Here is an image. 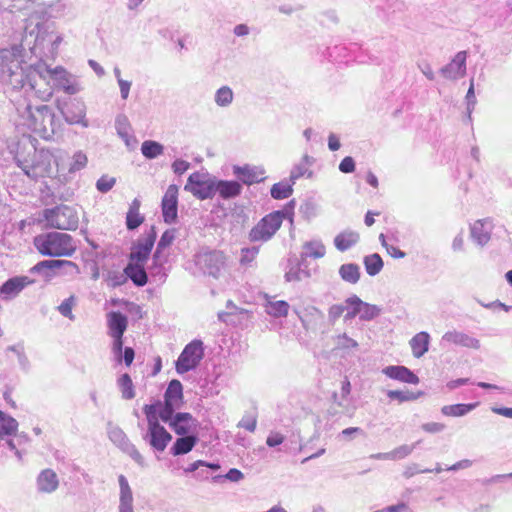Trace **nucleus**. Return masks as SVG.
I'll return each instance as SVG.
<instances>
[{"label": "nucleus", "instance_id": "f257e3e1", "mask_svg": "<svg viewBox=\"0 0 512 512\" xmlns=\"http://www.w3.org/2000/svg\"><path fill=\"white\" fill-rule=\"evenodd\" d=\"M33 245L40 255L48 257H71L77 250L71 235L56 231L35 236Z\"/></svg>", "mask_w": 512, "mask_h": 512}, {"label": "nucleus", "instance_id": "f03ea898", "mask_svg": "<svg viewBox=\"0 0 512 512\" xmlns=\"http://www.w3.org/2000/svg\"><path fill=\"white\" fill-rule=\"evenodd\" d=\"M159 407H161V401H156L145 405L143 412L147 419L146 439L153 449L163 452L171 442L172 435L159 423Z\"/></svg>", "mask_w": 512, "mask_h": 512}, {"label": "nucleus", "instance_id": "7ed1b4c3", "mask_svg": "<svg viewBox=\"0 0 512 512\" xmlns=\"http://www.w3.org/2000/svg\"><path fill=\"white\" fill-rule=\"evenodd\" d=\"M46 226L58 230L74 231L78 228L79 216L75 208L61 204L43 211Z\"/></svg>", "mask_w": 512, "mask_h": 512}, {"label": "nucleus", "instance_id": "20e7f679", "mask_svg": "<svg viewBox=\"0 0 512 512\" xmlns=\"http://www.w3.org/2000/svg\"><path fill=\"white\" fill-rule=\"evenodd\" d=\"M285 214L282 211H274L265 215L249 232L252 242H266L270 240L280 229Z\"/></svg>", "mask_w": 512, "mask_h": 512}, {"label": "nucleus", "instance_id": "39448f33", "mask_svg": "<svg viewBox=\"0 0 512 512\" xmlns=\"http://www.w3.org/2000/svg\"><path fill=\"white\" fill-rule=\"evenodd\" d=\"M39 76L45 79V73L54 81V85L58 89H62L67 94H75L78 92V87L73 80L72 75L62 66L50 68L45 62L37 63L33 66Z\"/></svg>", "mask_w": 512, "mask_h": 512}, {"label": "nucleus", "instance_id": "423d86ee", "mask_svg": "<svg viewBox=\"0 0 512 512\" xmlns=\"http://www.w3.org/2000/svg\"><path fill=\"white\" fill-rule=\"evenodd\" d=\"M29 116L27 119L28 127L41 137H46L54 122V113L47 105L38 106L36 108H28Z\"/></svg>", "mask_w": 512, "mask_h": 512}, {"label": "nucleus", "instance_id": "0eeeda50", "mask_svg": "<svg viewBox=\"0 0 512 512\" xmlns=\"http://www.w3.org/2000/svg\"><path fill=\"white\" fill-rule=\"evenodd\" d=\"M109 335L113 338L112 350L118 361H121L123 335L128 327V318L121 312L112 311L107 314Z\"/></svg>", "mask_w": 512, "mask_h": 512}, {"label": "nucleus", "instance_id": "6e6552de", "mask_svg": "<svg viewBox=\"0 0 512 512\" xmlns=\"http://www.w3.org/2000/svg\"><path fill=\"white\" fill-rule=\"evenodd\" d=\"M184 404L183 387L179 380L170 381L164 395V404L159 407L161 420H169L170 415L179 410Z\"/></svg>", "mask_w": 512, "mask_h": 512}, {"label": "nucleus", "instance_id": "1a4fd4ad", "mask_svg": "<svg viewBox=\"0 0 512 512\" xmlns=\"http://www.w3.org/2000/svg\"><path fill=\"white\" fill-rule=\"evenodd\" d=\"M215 183L216 180L208 174L194 172L188 177L184 189L192 193L196 198L205 200L215 195Z\"/></svg>", "mask_w": 512, "mask_h": 512}, {"label": "nucleus", "instance_id": "9d476101", "mask_svg": "<svg viewBox=\"0 0 512 512\" xmlns=\"http://www.w3.org/2000/svg\"><path fill=\"white\" fill-rule=\"evenodd\" d=\"M204 356L201 340H193L185 346L176 361V371L180 374L194 369Z\"/></svg>", "mask_w": 512, "mask_h": 512}, {"label": "nucleus", "instance_id": "9b49d317", "mask_svg": "<svg viewBox=\"0 0 512 512\" xmlns=\"http://www.w3.org/2000/svg\"><path fill=\"white\" fill-rule=\"evenodd\" d=\"M179 436L196 434L199 423L190 413H173L169 420H162Z\"/></svg>", "mask_w": 512, "mask_h": 512}, {"label": "nucleus", "instance_id": "f8f14e48", "mask_svg": "<svg viewBox=\"0 0 512 512\" xmlns=\"http://www.w3.org/2000/svg\"><path fill=\"white\" fill-rule=\"evenodd\" d=\"M52 155L45 150L34 151V159L31 165H26L24 171L28 176L38 178L46 177L51 172Z\"/></svg>", "mask_w": 512, "mask_h": 512}, {"label": "nucleus", "instance_id": "ddd939ff", "mask_svg": "<svg viewBox=\"0 0 512 512\" xmlns=\"http://www.w3.org/2000/svg\"><path fill=\"white\" fill-rule=\"evenodd\" d=\"M162 215L165 223L171 224L177 219L178 187L169 185L162 198Z\"/></svg>", "mask_w": 512, "mask_h": 512}, {"label": "nucleus", "instance_id": "4468645a", "mask_svg": "<svg viewBox=\"0 0 512 512\" xmlns=\"http://www.w3.org/2000/svg\"><path fill=\"white\" fill-rule=\"evenodd\" d=\"M22 48L19 46H12L0 50V66L2 70L8 72L12 76L17 69L21 68L22 64Z\"/></svg>", "mask_w": 512, "mask_h": 512}, {"label": "nucleus", "instance_id": "2eb2a0df", "mask_svg": "<svg viewBox=\"0 0 512 512\" xmlns=\"http://www.w3.org/2000/svg\"><path fill=\"white\" fill-rule=\"evenodd\" d=\"M156 240V231L152 227L146 237L139 241L132 249L130 261L145 264Z\"/></svg>", "mask_w": 512, "mask_h": 512}, {"label": "nucleus", "instance_id": "dca6fc26", "mask_svg": "<svg viewBox=\"0 0 512 512\" xmlns=\"http://www.w3.org/2000/svg\"><path fill=\"white\" fill-rule=\"evenodd\" d=\"M226 256L222 251H210L199 256V263L210 275L217 276L224 267Z\"/></svg>", "mask_w": 512, "mask_h": 512}, {"label": "nucleus", "instance_id": "f3484780", "mask_svg": "<svg viewBox=\"0 0 512 512\" xmlns=\"http://www.w3.org/2000/svg\"><path fill=\"white\" fill-rule=\"evenodd\" d=\"M34 283L33 279L27 276H16L8 279L0 287V294L4 299H11L17 296L25 287Z\"/></svg>", "mask_w": 512, "mask_h": 512}, {"label": "nucleus", "instance_id": "a211bd4d", "mask_svg": "<svg viewBox=\"0 0 512 512\" xmlns=\"http://www.w3.org/2000/svg\"><path fill=\"white\" fill-rule=\"evenodd\" d=\"M70 267L77 269L78 266L69 260H60V259H52V260H43L38 262L31 268L32 273H41L44 272L45 276L51 278L54 276V272L58 269Z\"/></svg>", "mask_w": 512, "mask_h": 512}, {"label": "nucleus", "instance_id": "6ab92c4d", "mask_svg": "<svg viewBox=\"0 0 512 512\" xmlns=\"http://www.w3.org/2000/svg\"><path fill=\"white\" fill-rule=\"evenodd\" d=\"M466 57L465 51L458 52L451 62L442 68V74L452 80L463 77L466 73Z\"/></svg>", "mask_w": 512, "mask_h": 512}, {"label": "nucleus", "instance_id": "aec40b11", "mask_svg": "<svg viewBox=\"0 0 512 512\" xmlns=\"http://www.w3.org/2000/svg\"><path fill=\"white\" fill-rule=\"evenodd\" d=\"M234 173L247 185L259 183L265 179V171L262 168L250 165L235 167Z\"/></svg>", "mask_w": 512, "mask_h": 512}, {"label": "nucleus", "instance_id": "412c9836", "mask_svg": "<svg viewBox=\"0 0 512 512\" xmlns=\"http://www.w3.org/2000/svg\"><path fill=\"white\" fill-rule=\"evenodd\" d=\"M383 373L391 379H396L404 383H419L418 376L405 366H387L383 369Z\"/></svg>", "mask_w": 512, "mask_h": 512}, {"label": "nucleus", "instance_id": "4be33fe9", "mask_svg": "<svg viewBox=\"0 0 512 512\" xmlns=\"http://www.w3.org/2000/svg\"><path fill=\"white\" fill-rule=\"evenodd\" d=\"M198 442L196 434L183 435L176 439L171 447V453L175 456L187 454L195 447Z\"/></svg>", "mask_w": 512, "mask_h": 512}, {"label": "nucleus", "instance_id": "5701e85b", "mask_svg": "<svg viewBox=\"0 0 512 512\" xmlns=\"http://www.w3.org/2000/svg\"><path fill=\"white\" fill-rule=\"evenodd\" d=\"M144 265L145 264L142 263H135L129 261L128 265L124 269V272L127 275V277H129L137 286H144L148 281Z\"/></svg>", "mask_w": 512, "mask_h": 512}, {"label": "nucleus", "instance_id": "b1692460", "mask_svg": "<svg viewBox=\"0 0 512 512\" xmlns=\"http://www.w3.org/2000/svg\"><path fill=\"white\" fill-rule=\"evenodd\" d=\"M37 484L40 491L46 493L53 492L58 487L57 474L51 469H45L39 474Z\"/></svg>", "mask_w": 512, "mask_h": 512}, {"label": "nucleus", "instance_id": "393cba45", "mask_svg": "<svg viewBox=\"0 0 512 512\" xmlns=\"http://www.w3.org/2000/svg\"><path fill=\"white\" fill-rule=\"evenodd\" d=\"M242 186L237 181H217L215 183V193L218 192L219 195L224 198H233L238 196L241 193Z\"/></svg>", "mask_w": 512, "mask_h": 512}, {"label": "nucleus", "instance_id": "a878e982", "mask_svg": "<svg viewBox=\"0 0 512 512\" xmlns=\"http://www.w3.org/2000/svg\"><path fill=\"white\" fill-rule=\"evenodd\" d=\"M326 254V248L321 241L314 240L303 244V252L301 254V262L307 258L320 259Z\"/></svg>", "mask_w": 512, "mask_h": 512}, {"label": "nucleus", "instance_id": "bb28decb", "mask_svg": "<svg viewBox=\"0 0 512 512\" xmlns=\"http://www.w3.org/2000/svg\"><path fill=\"white\" fill-rule=\"evenodd\" d=\"M429 340V334L426 332H419L410 340L412 353L416 358H420L428 351Z\"/></svg>", "mask_w": 512, "mask_h": 512}, {"label": "nucleus", "instance_id": "cd10ccee", "mask_svg": "<svg viewBox=\"0 0 512 512\" xmlns=\"http://www.w3.org/2000/svg\"><path fill=\"white\" fill-rule=\"evenodd\" d=\"M144 222V216L140 213V202L134 199L126 215V225L129 230L138 228Z\"/></svg>", "mask_w": 512, "mask_h": 512}, {"label": "nucleus", "instance_id": "c85d7f7f", "mask_svg": "<svg viewBox=\"0 0 512 512\" xmlns=\"http://www.w3.org/2000/svg\"><path fill=\"white\" fill-rule=\"evenodd\" d=\"M359 241V234L354 231H343L335 239V247L339 251H346Z\"/></svg>", "mask_w": 512, "mask_h": 512}, {"label": "nucleus", "instance_id": "c756f323", "mask_svg": "<svg viewBox=\"0 0 512 512\" xmlns=\"http://www.w3.org/2000/svg\"><path fill=\"white\" fill-rule=\"evenodd\" d=\"M364 265L367 274L374 276L382 270L383 261L379 254L374 253L364 258Z\"/></svg>", "mask_w": 512, "mask_h": 512}, {"label": "nucleus", "instance_id": "7c9ffc66", "mask_svg": "<svg viewBox=\"0 0 512 512\" xmlns=\"http://www.w3.org/2000/svg\"><path fill=\"white\" fill-rule=\"evenodd\" d=\"M289 311V304L283 300L268 301L266 312L274 317H285Z\"/></svg>", "mask_w": 512, "mask_h": 512}, {"label": "nucleus", "instance_id": "2f4dec72", "mask_svg": "<svg viewBox=\"0 0 512 512\" xmlns=\"http://www.w3.org/2000/svg\"><path fill=\"white\" fill-rule=\"evenodd\" d=\"M339 273L344 281L355 284L360 278L359 267L356 264H344L340 267Z\"/></svg>", "mask_w": 512, "mask_h": 512}, {"label": "nucleus", "instance_id": "473e14b6", "mask_svg": "<svg viewBox=\"0 0 512 512\" xmlns=\"http://www.w3.org/2000/svg\"><path fill=\"white\" fill-rule=\"evenodd\" d=\"M141 152L146 158L153 159L163 153V146L156 141L147 140L142 143Z\"/></svg>", "mask_w": 512, "mask_h": 512}, {"label": "nucleus", "instance_id": "72a5a7b5", "mask_svg": "<svg viewBox=\"0 0 512 512\" xmlns=\"http://www.w3.org/2000/svg\"><path fill=\"white\" fill-rule=\"evenodd\" d=\"M122 397L124 399H132L135 397L134 385L129 374L125 373L118 379Z\"/></svg>", "mask_w": 512, "mask_h": 512}, {"label": "nucleus", "instance_id": "f704fd0d", "mask_svg": "<svg viewBox=\"0 0 512 512\" xmlns=\"http://www.w3.org/2000/svg\"><path fill=\"white\" fill-rule=\"evenodd\" d=\"M293 192L292 185L288 182H278L271 188V196L274 199H286Z\"/></svg>", "mask_w": 512, "mask_h": 512}, {"label": "nucleus", "instance_id": "c9c22d12", "mask_svg": "<svg viewBox=\"0 0 512 512\" xmlns=\"http://www.w3.org/2000/svg\"><path fill=\"white\" fill-rule=\"evenodd\" d=\"M76 304H77L76 296L71 295L57 307V310L59 311V313L62 316L73 321L75 319V315L73 314L72 310L76 306Z\"/></svg>", "mask_w": 512, "mask_h": 512}, {"label": "nucleus", "instance_id": "e433bc0d", "mask_svg": "<svg viewBox=\"0 0 512 512\" xmlns=\"http://www.w3.org/2000/svg\"><path fill=\"white\" fill-rule=\"evenodd\" d=\"M176 234H177V230L175 228H171V229L164 231V233L162 234V236L158 242L154 257H157L162 250L169 247L174 242V240L176 238Z\"/></svg>", "mask_w": 512, "mask_h": 512}, {"label": "nucleus", "instance_id": "4c0bfd02", "mask_svg": "<svg viewBox=\"0 0 512 512\" xmlns=\"http://www.w3.org/2000/svg\"><path fill=\"white\" fill-rule=\"evenodd\" d=\"M474 406L468 405V404H454V405H448L444 406L442 408V413L447 416H463L466 413H468L470 410H472Z\"/></svg>", "mask_w": 512, "mask_h": 512}, {"label": "nucleus", "instance_id": "58836bf2", "mask_svg": "<svg viewBox=\"0 0 512 512\" xmlns=\"http://www.w3.org/2000/svg\"><path fill=\"white\" fill-rule=\"evenodd\" d=\"M18 423L11 417H3L0 419V438L16 433Z\"/></svg>", "mask_w": 512, "mask_h": 512}, {"label": "nucleus", "instance_id": "ea45409f", "mask_svg": "<svg viewBox=\"0 0 512 512\" xmlns=\"http://www.w3.org/2000/svg\"><path fill=\"white\" fill-rule=\"evenodd\" d=\"M421 393H414L411 391L389 390L387 396L392 400H398L400 403L406 401L416 400Z\"/></svg>", "mask_w": 512, "mask_h": 512}, {"label": "nucleus", "instance_id": "a19ab883", "mask_svg": "<svg viewBox=\"0 0 512 512\" xmlns=\"http://www.w3.org/2000/svg\"><path fill=\"white\" fill-rule=\"evenodd\" d=\"M360 309L359 316L361 319L370 320L378 314V309L374 305L363 302L359 298V302H355Z\"/></svg>", "mask_w": 512, "mask_h": 512}, {"label": "nucleus", "instance_id": "79ce46f5", "mask_svg": "<svg viewBox=\"0 0 512 512\" xmlns=\"http://www.w3.org/2000/svg\"><path fill=\"white\" fill-rule=\"evenodd\" d=\"M359 302V297L353 295L346 299V310H345V319H352L355 316L359 315L360 309L359 306L355 303Z\"/></svg>", "mask_w": 512, "mask_h": 512}, {"label": "nucleus", "instance_id": "37998d69", "mask_svg": "<svg viewBox=\"0 0 512 512\" xmlns=\"http://www.w3.org/2000/svg\"><path fill=\"white\" fill-rule=\"evenodd\" d=\"M232 99H233V92L227 86L220 88L216 93V102L220 106H225V105L230 104L232 102Z\"/></svg>", "mask_w": 512, "mask_h": 512}, {"label": "nucleus", "instance_id": "c03bdc74", "mask_svg": "<svg viewBox=\"0 0 512 512\" xmlns=\"http://www.w3.org/2000/svg\"><path fill=\"white\" fill-rule=\"evenodd\" d=\"M257 426V415L256 414H246L242 417V419L238 423V427L244 428L249 432H254Z\"/></svg>", "mask_w": 512, "mask_h": 512}, {"label": "nucleus", "instance_id": "a18cd8bd", "mask_svg": "<svg viewBox=\"0 0 512 512\" xmlns=\"http://www.w3.org/2000/svg\"><path fill=\"white\" fill-rule=\"evenodd\" d=\"M286 280L291 281H300L303 278L310 277V273L307 270H301L300 267H291L290 270L286 273Z\"/></svg>", "mask_w": 512, "mask_h": 512}, {"label": "nucleus", "instance_id": "49530a36", "mask_svg": "<svg viewBox=\"0 0 512 512\" xmlns=\"http://www.w3.org/2000/svg\"><path fill=\"white\" fill-rule=\"evenodd\" d=\"M118 481L120 485V501L133 500L132 492L127 479L123 475H120Z\"/></svg>", "mask_w": 512, "mask_h": 512}, {"label": "nucleus", "instance_id": "de8ad7c7", "mask_svg": "<svg viewBox=\"0 0 512 512\" xmlns=\"http://www.w3.org/2000/svg\"><path fill=\"white\" fill-rule=\"evenodd\" d=\"M88 162L87 156L82 152H77L73 156L70 171H78L83 169Z\"/></svg>", "mask_w": 512, "mask_h": 512}, {"label": "nucleus", "instance_id": "09e8293b", "mask_svg": "<svg viewBox=\"0 0 512 512\" xmlns=\"http://www.w3.org/2000/svg\"><path fill=\"white\" fill-rule=\"evenodd\" d=\"M258 254V249L253 247V248H243L241 250V263L243 264H246V263H249V262H252L256 256Z\"/></svg>", "mask_w": 512, "mask_h": 512}, {"label": "nucleus", "instance_id": "8fccbe9b", "mask_svg": "<svg viewBox=\"0 0 512 512\" xmlns=\"http://www.w3.org/2000/svg\"><path fill=\"white\" fill-rule=\"evenodd\" d=\"M346 303L345 304H335L329 308L328 315L331 320H336L342 315H345Z\"/></svg>", "mask_w": 512, "mask_h": 512}, {"label": "nucleus", "instance_id": "3c124183", "mask_svg": "<svg viewBox=\"0 0 512 512\" xmlns=\"http://www.w3.org/2000/svg\"><path fill=\"white\" fill-rule=\"evenodd\" d=\"M339 170L343 173H352L355 171L354 159L350 156H346L342 159L339 164Z\"/></svg>", "mask_w": 512, "mask_h": 512}, {"label": "nucleus", "instance_id": "603ef678", "mask_svg": "<svg viewBox=\"0 0 512 512\" xmlns=\"http://www.w3.org/2000/svg\"><path fill=\"white\" fill-rule=\"evenodd\" d=\"M338 347L342 349L355 348L358 346L357 342L352 338L348 337L346 334L339 335L337 337Z\"/></svg>", "mask_w": 512, "mask_h": 512}, {"label": "nucleus", "instance_id": "864d4df0", "mask_svg": "<svg viewBox=\"0 0 512 512\" xmlns=\"http://www.w3.org/2000/svg\"><path fill=\"white\" fill-rule=\"evenodd\" d=\"M284 439L285 438H284V436L281 433H279V432H272L267 437L266 444L269 447H275V446H278V445L282 444L284 442Z\"/></svg>", "mask_w": 512, "mask_h": 512}, {"label": "nucleus", "instance_id": "5fc2aeb1", "mask_svg": "<svg viewBox=\"0 0 512 512\" xmlns=\"http://www.w3.org/2000/svg\"><path fill=\"white\" fill-rule=\"evenodd\" d=\"M115 180L102 177L97 181V189L101 192H108L114 185Z\"/></svg>", "mask_w": 512, "mask_h": 512}, {"label": "nucleus", "instance_id": "6e6d98bb", "mask_svg": "<svg viewBox=\"0 0 512 512\" xmlns=\"http://www.w3.org/2000/svg\"><path fill=\"white\" fill-rule=\"evenodd\" d=\"M190 167V164L185 160H175L172 164L173 171L176 174H183L186 172Z\"/></svg>", "mask_w": 512, "mask_h": 512}, {"label": "nucleus", "instance_id": "4d7b16f0", "mask_svg": "<svg viewBox=\"0 0 512 512\" xmlns=\"http://www.w3.org/2000/svg\"><path fill=\"white\" fill-rule=\"evenodd\" d=\"M31 87L43 100H49L53 96V89L51 87H47L44 90L37 89L36 84H31Z\"/></svg>", "mask_w": 512, "mask_h": 512}, {"label": "nucleus", "instance_id": "13d9d810", "mask_svg": "<svg viewBox=\"0 0 512 512\" xmlns=\"http://www.w3.org/2000/svg\"><path fill=\"white\" fill-rule=\"evenodd\" d=\"M118 84L120 87L121 96L123 99H127L131 87V83L129 81L118 79Z\"/></svg>", "mask_w": 512, "mask_h": 512}, {"label": "nucleus", "instance_id": "bf43d9fd", "mask_svg": "<svg viewBox=\"0 0 512 512\" xmlns=\"http://www.w3.org/2000/svg\"><path fill=\"white\" fill-rule=\"evenodd\" d=\"M385 512H411L410 508L404 504L400 503L397 505L389 506L387 508L382 509Z\"/></svg>", "mask_w": 512, "mask_h": 512}, {"label": "nucleus", "instance_id": "052dcab7", "mask_svg": "<svg viewBox=\"0 0 512 512\" xmlns=\"http://www.w3.org/2000/svg\"><path fill=\"white\" fill-rule=\"evenodd\" d=\"M134 357H135V352H134L133 348L126 347L123 352V358H124V362H125L126 366L129 367L133 363Z\"/></svg>", "mask_w": 512, "mask_h": 512}, {"label": "nucleus", "instance_id": "680f3d73", "mask_svg": "<svg viewBox=\"0 0 512 512\" xmlns=\"http://www.w3.org/2000/svg\"><path fill=\"white\" fill-rule=\"evenodd\" d=\"M424 430L427 431V432H430V433H437V432H440L441 430H443L444 428V425L441 424V423H436V422H432V423H427L423 426Z\"/></svg>", "mask_w": 512, "mask_h": 512}, {"label": "nucleus", "instance_id": "e2e57ef3", "mask_svg": "<svg viewBox=\"0 0 512 512\" xmlns=\"http://www.w3.org/2000/svg\"><path fill=\"white\" fill-rule=\"evenodd\" d=\"M226 478L229 479L230 481L236 482L243 478V473L238 469L232 468L226 474Z\"/></svg>", "mask_w": 512, "mask_h": 512}, {"label": "nucleus", "instance_id": "0e129e2a", "mask_svg": "<svg viewBox=\"0 0 512 512\" xmlns=\"http://www.w3.org/2000/svg\"><path fill=\"white\" fill-rule=\"evenodd\" d=\"M471 465H472L471 460L464 459V460L458 461L457 463L453 464L447 470L455 471V470H459V469H465V468L470 467Z\"/></svg>", "mask_w": 512, "mask_h": 512}, {"label": "nucleus", "instance_id": "69168bd1", "mask_svg": "<svg viewBox=\"0 0 512 512\" xmlns=\"http://www.w3.org/2000/svg\"><path fill=\"white\" fill-rule=\"evenodd\" d=\"M328 147L331 151H337L340 148V141L334 134H330L328 137Z\"/></svg>", "mask_w": 512, "mask_h": 512}, {"label": "nucleus", "instance_id": "338daca9", "mask_svg": "<svg viewBox=\"0 0 512 512\" xmlns=\"http://www.w3.org/2000/svg\"><path fill=\"white\" fill-rule=\"evenodd\" d=\"M387 253L393 258H403L405 253L395 246H386Z\"/></svg>", "mask_w": 512, "mask_h": 512}, {"label": "nucleus", "instance_id": "774afa93", "mask_svg": "<svg viewBox=\"0 0 512 512\" xmlns=\"http://www.w3.org/2000/svg\"><path fill=\"white\" fill-rule=\"evenodd\" d=\"M132 501L133 500H128V501H120V512H134L133 511V506H132Z\"/></svg>", "mask_w": 512, "mask_h": 512}]
</instances>
